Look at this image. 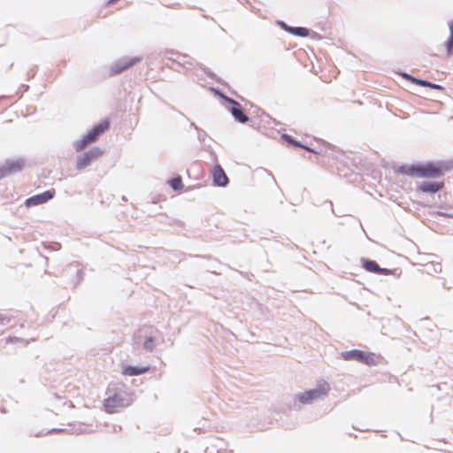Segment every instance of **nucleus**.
I'll return each instance as SVG.
<instances>
[{
	"mask_svg": "<svg viewBox=\"0 0 453 453\" xmlns=\"http://www.w3.org/2000/svg\"><path fill=\"white\" fill-rule=\"evenodd\" d=\"M166 183L175 192L181 191L184 187L180 175H176L175 177L167 180Z\"/></svg>",
	"mask_w": 453,
	"mask_h": 453,
	"instance_id": "aec40b11",
	"label": "nucleus"
},
{
	"mask_svg": "<svg viewBox=\"0 0 453 453\" xmlns=\"http://www.w3.org/2000/svg\"><path fill=\"white\" fill-rule=\"evenodd\" d=\"M210 89L226 103H227V99H233L232 97L227 96L222 90L218 88L211 87Z\"/></svg>",
	"mask_w": 453,
	"mask_h": 453,
	"instance_id": "a878e982",
	"label": "nucleus"
},
{
	"mask_svg": "<svg viewBox=\"0 0 453 453\" xmlns=\"http://www.w3.org/2000/svg\"><path fill=\"white\" fill-rule=\"evenodd\" d=\"M329 389V384L326 380H321L316 388L296 395V399L303 404H310L313 401L326 395Z\"/></svg>",
	"mask_w": 453,
	"mask_h": 453,
	"instance_id": "f03ea898",
	"label": "nucleus"
},
{
	"mask_svg": "<svg viewBox=\"0 0 453 453\" xmlns=\"http://www.w3.org/2000/svg\"><path fill=\"white\" fill-rule=\"evenodd\" d=\"M200 70H203L210 78L215 80L219 84L227 85L221 78L218 77L213 72L210 71L208 67L200 63Z\"/></svg>",
	"mask_w": 453,
	"mask_h": 453,
	"instance_id": "5701e85b",
	"label": "nucleus"
},
{
	"mask_svg": "<svg viewBox=\"0 0 453 453\" xmlns=\"http://www.w3.org/2000/svg\"><path fill=\"white\" fill-rule=\"evenodd\" d=\"M227 104H229L227 110L231 113L234 121L241 124H246L250 121V118L245 113L242 104L233 98L227 99Z\"/></svg>",
	"mask_w": 453,
	"mask_h": 453,
	"instance_id": "0eeeda50",
	"label": "nucleus"
},
{
	"mask_svg": "<svg viewBox=\"0 0 453 453\" xmlns=\"http://www.w3.org/2000/svg\"><path fill=\"white\" fill-rule=\"evenodd\" d=\"M402 273V270L399 268L388 269L383 268L380 266V270H378V275H393L395 278H399Z\"/></svg>",
	"mask_w": 453,
	"mask_h": 453,
	"instance_id": "4be33fe9",
	"label": "nucleus"
},
{
	"mask_svg": "<svg viewBox=\"0 0 453 453\" xmlns=\"http://www.w3.org/2000/svg\"><path fill=\"white\" fill-rule=\"evenodd\" d=\"M453 170V160H430L415 162L411 165L402 164L396 172L409 177L421 179H437Z\"/></svg>",
	"mask_w": 453,
	"mask_h": 453,
	"instance_id": "f257e3e1",
	"label": "nucleus"
},
{
	"mask_svg": "<svg viewBox=\"0 0 453 453\" xmlns=\"http://www.w3.org/2000/svg\"><path fill=\"white\" fill-rule=\"evenodd\" d=\"M96 141V137L88 130L80 140L73 143V148L77 152H81L84 150L88 145L94 143Z\"/></svg>",
	"mask_w": 453,
	"mask_h": 453,
	"instance_id": "4468645a",
	"label": "nucleus"
},
{
	"mask_svg": "<svg viewBox=\"0 0 453 453\" xmlns=\"http://www.w3.org/2000/svg\"><path fill=\"white\" fill-rule=\"evenodd\" d=\"M65 428H52L50 430H49L47 433L48 434H52V433H62V432H65Z\"/></svg>",
	"mask_w": 453,
	"mask_h": 453,
	"instance_id": "72a5a7b5",
	"label": "nucleus"
},
{
	"mask_svg": "<svg viewBox=\"0 0 453 453\" xmlns=\"http://www.w3.org/2000/svg\"><path fill=\"white\" fill-rule=\"evenodd\" d=\"M444 188V181L425 180L417 186V192L434 195Z\"/></svg>",
	"mask_w": 453,
	"mask_h": 453,
	"instance_id": "f8f14e48",
	"label": "nucleus"
},
{
	"mask_svg": "<svg viewBox=\"0 0 453 453\" xmlns=\"http://www.w3.org/2000/svg\"><path fill=\"white\" fill-rule=\"evenodd\" d=\"M25 166V160L22 158H18L15 160L7 159L5 162L0 165V180L21 172Z\"/></svg>",
	"mask_w": 453,
	"mask_h": 453,
	"instance_id": "423d86ee",
	"label": "nucleus"
},
{
	"mask_svg": "<svg viewBox=\"0 0 453 453\" xmlns=\"http://www.w3.org/2000/svg\"><path fill=\"white\" fill-rule=\"evenodd\" d=\"M192 125L195 127L196 130H198V127L197 126H196L194 123Z\"/></svg>",
	"mask_w": 453,
	"mask_h": 453,
	"instance_id": "37998d69",
	"label": "nucleus"
},
{
	"mask_svg": "<svg viewBox=\"0 0 453 453\" xmlns=\"http://www.w3.org/2000/svg\"><path fill=\"white\" fill-rule=\"evenodd\" d=\"M63 275L65 277H74L71 282V285L75 287L80 281L83 280L84 273L78 265L72 264L66 266V268L63 271Z\"/></svg>",
	"mask_w": 453,
	"mask_h": 453,
	"instance_id": "ddd939ff",
	"label": "nucleus"
},
{
	"mask_svg": "<svg viewBox=\"0 0 453 453\" xmlns=\"http://www.w3.org/2000/svg\"><path fill=\"white\" fill-rule=\"evenodd\" d=\"M25 90H27L29 88V86L28 85H23Z\"/></svg>",
	"mask_w": 453,
	"mask_h": 453,
	"instance_id": "79ce46f5",
	"label": "nucleus"
},
{
	"mask_svg": "<svg viewBox=\"0 0 453 453\" xmlns=\"http://www.w3.org/2000/svg\"><path fill=\"white\" fill-rule=\"evenodd\" d=\"M8 341L11 342H23L25 344H28L29 343V340H25L23 338H19V337H9L8 338Z\"/></svg>",
	"mask_w": 453,
	"mask_h": 453,
	"instance_id": "c756f323",
	"label": "nucleus"
},
{
	"mask_svg": "<svg viewBox=\"0 0 453 453\" xmlns=\"http://www.w3.org/2000/svg\"><path fill=\"white\" fill-rule=\"evenodd\" d=\"M142 347L147 352H151L155 348L154 337L147 336L142 343Z\"/></svg>",
	"mask_w": 453,
	"mask_h": 453,
	"instance_id": "b1692460",
	"label": "nucleus"
},
{
	"mask_svg": "<svg viewBox=\"0 0 453 453\" xmlns=\"http://www.w3.org/2000/svg\"><path fill=\"white\" fill-rule=\"evenodd\" d=\"M321 207L325 210V211H331L334 215H335L336 217H340V215H338L334 210V206H333V203L331 201H325L322 204H321Z\"/></svg>",
	"mask_w": 453,
	"mask_h": 453,
	"instance_id": "bb28decb",
	"label": "nucleus"
},
{
	"mask_svg": "<svg viewBox=\"0 0 453 453\" xmlns=\"http://www.w3.org/2000/svg\"><path fill=\"white\" fill-rule=\"evenodd\" d=\"M176 56L177 59H173V65H177L185 70H191L193 68L194 65L190 61V58L188 56L179 54H176Z\"/></svg>",
	"mask_w": 453,
	"mask_h": 453,
	"instance_id": "a211bd4d",
	"label": "nucleus"
},
{
	"mask_svg": "<svg viewBox=\"0 0 453 453\" xmlns=\"http://www.w3.org/2000/svg\"><path fill=\"white\" fill-rule=\"evenodd\" d=\"M265 171H266V173H267L270 176H272L273 182L277 185L276 180H275V178L273 177V175L272 174V173H270V172H269V171H267V170H265Z\"/></svg>",
	"mask_w": 453,
	"mask_h": 453,
	"instance_id": "c9c22d12",
	"label": "nucleus"
},
{
	"mask_svg": "<svg viewBox=\"0 0 453 453\" xmlns=\"http://www.w3.org/2000/svg\"><path fill=\"white\" fill-rule=\"evenodd\" d=\"M56 191L54 188L46 190L42 193L34 195L26 199L25 204L27 207H33L40 204H43L49 202L55 196Z\"/></svg>",
	"mask_w": 453,
	"mask_h": 453,
	"instance_id": "9b49d317",
	"label": "nucleus"
},
{
	"mask_svg": "<svg viewBox=\"0 0 453 453\" xmlns=\"http://www.w3.org/2000/svg\"><path fill=\"white\" fill-rule=\"evenodd\" d=\"M360 263L362 267L368 273L377 274L378 270H380V265L375 260H372L366 257H361Z\"/></svg>",
	"mask_w": 453,
	"mask_h": 453,
	"instance_id": "f3484780",
	"label": "nucleus"
},
{
	"mask_svg": "<svg viewBox=\"0 0 453 453\" xmlns=\"http://www.w3.org/2000/svg\"><path fill=\"white\" fill-rule=\"evenodd\" d=\"M446 52L448 56L453 55V36L449 35L444 42Z\"/></svg>",
	"mask_w": 453,
	"mask_h": 453,
	"instance_id": "393cba45",
	"label": "nucleus"
},
{
	"mask_svg": "<svg viewBox=\"0 0 453 453\" xmlns=\"http://www.w3.org/2000/svg\"><path fill=\"white\" fill-rule=\"evenodd\" d=\"M37 65L34 66L31 70L27 72V79H33L36 73Z\"/></svg>",
	"mask_w": 453,
	"mask_h": 453,
	"instance_id": "473e14b6",
	"label": "nucleus"
},
{
	"mask_svg": "<svg viewBox=\"0 0 453 453\" xmlns=\"http://www.w3.org/2000/svg\"><path fill=\"white\" fill-rule=\"evenodd\" d=\"M199 132H200V136L202 135V134L205 135V132L203 129L200 128Z\"/></svg>",
	"mask_w": 453,
	"mask_h": 453,
	"instance_id": "a19ab883",
	"label": "nucleus"
},
{
	"mask_svg": "<svg viewBox=\"0 0 453 453\" xmlns=\"http://www.w3.org/2000/svg\"><path fill=\"white\" fill-rule=\"evenodd\" d=\"M241 99L244 101L246 104H249L251 107H253V104L251 102L245 100L243 97H241Z\"/></svg>",
	"mask_w": 453,
	"mask_h": 453,
	"instance_id": "4c0bfd02",
	"label": "nucleus"
},
{
	"mask_svg": "<svg viewBox=\"0 0 453 453\" xmlns=\"http://www.w3.org/2000/svg\"><path fill=\"white\" fill-rule=\"evenodd\" d=\"M128 399L115 394L104 400V407L107 413H114L118 408L128 406Z\"/></svg>",
	"mask_w": 453,
	"mask_h": 453,
	"instance_id": "6e6552de",
	"label": "nucleus"
},
{
	"mask_svg": "<svg viewBox=\"0 0 453 453\" xmlns=\"http://www.w3.org/2000/svg\"><path fill=\"white\" fill-rule=\"evenodd\" d=\"M300 148H303L305 150H307L309 152H312L314 154H320L321 153V151H319V150H316L314 148H311V147H310V146H308L306 144H303V146H301Z\"/></svg>",
	"mask_w": 453,
	"mask_h": 453,
	"instance_id": "2f4dec72",
	"label": "nucleus"
},
{
	"mask_svg": "<svg viewBox=\"0 0 453 453\" xmlns=\"http://www.w3.org/2000/svg\"><path fill=\"white\" fill-rule=\"evenodd\" d=\"M118 1H119V0H109V1L107 2V4H114V3L118 2Z\"/></svg>",
	"mask_w": 453,
	"mask_h": 453,
	"instance_id": "58836bf2",
	"label": "nucleus"
},
{
	"mask_svg": "<svg viewBox=\"0 0 453 453\" xmlns=\"http://www.w3.org/2000/svg\"><path fill=\"white\" fill-rule=\"evenodd\" d=\"M289 29H290V31L288 34L295 35V36L307 37L310 35L311 33H312L314 35L313 37L318 36L317 33L311 31V29L307 28V27H292L291 26V28H289Z\"/></svg>",
	"mask_w": 453,
	"mask_h": 453,
	"instance_id": "6ab92c4d",
	"label": "nucleus"
},
{
	"mask_svg": "<svg viewBox=\"0 0 453 453\" xmlns=\"http://www.w3.org/2000/svg\"><path fill=\"white\" fill-rule=\"evenodd\" d=\"M150 369V366H141V365H127L123 366L122 373L127 376H139L147 372Z\"/></svg>",
	"mask_w": 453,
	"mask_h": 453,
	"instance_id": "2eb2a0df",
	"label": "nucleus"
},
{
	"mask_svg": "<svg viewBox=\"0 0 453 453\" xmlns=\"http://www.w3.org/2000/svg\"><path fill=\"white\" fill-rule=\"evenodd\" d=\"M341 357L346 361L355 360L369 366L376 365L378 364L376 360L377 357L374 353L357 349L342 351L341 353Z\"/></svg>",
	"mask_w": 453,
	"mask_h": 453,
	"instance_id": "7ed1b4c3",
	"label": "nucleus"
},
{
	"mask_svg": "<svg viewBox=\"0 0 453 453\" xmlns=\"http://www.w3.org/2000/svg\"><path fill=\"white\" fill-rule=\"evenodd\" d=\"M399 75L401 77H403L405 81H410L412 84H415V85H418L420 87L429 88L431 89L439 90V91L444 90V87L441 86V84L434 83L427 80L415 77L406 72H403V71L399 72Z\"/></svg>",
	"mask_w": 453,
	"mask_h": 453,
	"instance_id": "1a4fd4ad",
	"label": "nucleus"
},
{
	"mask_svg": "<svg viewBox=\"0 0 453 453\" xmlns=\"http://www.w3.org/2000/svg\"><path fill=\"white\" fill-rule=\"evenodd\" d=\"M276 24H277V26H279L282 30H284L285 32L289 33V31H290V29H289V28H291V26L288 25L285 21L280 20V19H277V20H276Z\"/></svg>",
	"mask_w": 453,
	"mask_h": 453,
	"instance_id": "cd10ccee",
	"label": "nucleus"
},
{
	"mask_svg": "<svg viewBox=\"0 0 453 453\" xmlns=\"http://www.w3.org/2000/svg\"><path fill=\"white\" fill-rule=\"evenodd\" d=\"M438 214L441 217L453 219V211H449L448 209L438 211Z\"/></svg>",
	"mask_w": 453,
	"mask_h": 453,
	"instance_id": "7c9ffc66",
	"label": "nucleus"
},
{
	"mask_svg": "<svg viewBox=\"0 0 453 453\" xmlns=\"http://www.w3.org/2000/svg\"><path fill=\"white\" fill-rule=\"evenodd\" d=\"M12 320V318L7 314L0 313V324L3 326L8 325Z\"/></svg>",
	"mask_w": 453,
	"mask_h": 453,
	"instance_id": "c85d7f7f",
	"label": "nucleus"
},
{
	"mask_svg": "<svg viewBox=\"0 0 453 453\" xmlns=\"http://www.w3.org/2000/svg\"><path fill=\"white\" fill-rule=\"evenodd\" d=\"M210 176L214 187L226 188L229 184V178L219 164L212 167Z\"/></svg>",
	"mask_w": 453,
	"mask_h": 453,
	"instance_id": "9d476101",
	"label": "nucleus"
},
{
	"mask_svg": "<svg viewBox=\"0 0 453 453\" xmlns=\"http://www.w3.org/2000/svg\"><path fill=\"white\" fill-rule=\"evenodd\" d=\"M280 139L283 142H287L288 146H293V147H296V148L303 146V142L301 141L295 139L293 136H291L290 134H286V133H284L280 135Z\"/></svg>",
	"mask_w": 453,
	"mask_h": 453,
	"instance_id": "412c9836",
	"label": "nucleus"
},
{
	"mask_svg": "<svg viewBox=\"0 0 453 453\" xmlns=\"http://www.w3.org/2000/svg\"><path fill=\"white\" fill-rule=\"evenodd\" d=\"M142 61L141 57H123L112 63L110 74H119Z\"/></svg>",
	"mask_w": 453,
	"mask_h": 453,
	"instance_id": "39448f33",
	"label": "nucleus"
},
{
	"mask_svg": "<svg viewBox=\"0 0 453 453\" xmlns=\"http://www.w3.org/2000/svg\"><path fill=\"white\" fill-rule=\"evenodd\" d=\"M258 111H262L263 115H265L266 117H269V114H266L265 111H263L260 108H257Z\"/></svg>",
	"mask_w": 453,
	"mask_h": 453,
	"instance_id": "ea45409f",
	"label": "nucleus"
},
{
	"mask_svg": "<svg viewBox=\"0 0 453 453\" xmlns=\"http://www.w3.org/2000/svg\"><path fill=\"white\" fill-rule=\"evenodd\" d=\"M110 128V121L107 119H102L100 122L95 124L92 128L89 129L90 133L96 137V140L99 139L100 135L103 134L105 131Z\"/></svg>",
	"mask_w": 453,
	"mask_h": 453,
	"instance_id": "dca6fc26",
	"label": "nucleus"
},
{
	"mask_svg": "<svg viewBox=\"0 0 453 453\" xmlns=\"http://www.w3.org/2000/svg\"><path fill=\"white\" fill-rule=\"evenodd\" d=\"M323 144H324L325 146H326V147L330 148V149L334 147V145H332V144H330V143H328V142H323Z\"/></svg>",
	"mask_w": 453,
	"mask_h": 453,
	"instance_id": "e433bc0d",
	"label": "nucleus"
},
{
	"mask_svg": "<svg viewBox=\"0 0 453 453\" xmlns=\"http://www.w3.org/2000/svg\"><path fill=\"white\" fill-rule=\"evenodd\" d=\"M449 29V35L453 36V20H449L448 22Z\"/></svg>",
	"mask_w": 453,
	"mask_h": 453,
	"instance_id": "f704fd0d",
	"label": "nucleus"
},
{
	"mask_svg": "<svg viewBox=\"0 0 453 453\" xmlns=\"http://www.w3.org/2000/svg\"><path fill=\"white\" fill-rule=\"evenodd\" d=\"M104 154V150L98 147H93L89 150L76 157V169L78 171L84 170L91 165V163L99 158Z\"/></svg>",
	"mask_w": 453,
	"mask_h": 453,
	"instance_id": "20e7f679",
	"label": "nucleus"
}]
</instances>
